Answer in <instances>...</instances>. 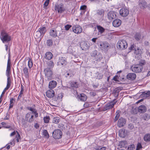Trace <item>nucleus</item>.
<instances>
[{
  "instance_id": "nucleus-51",
  "label": "nucleus",
  "mask_w": 150,
  "mask_h": 150,
  "mask_svg": "<svg viewBox=\"0 0 150 150\" xmlns=\"http://www.w3.org/2000/svg\"><path fill=\"white\" fill-rule=\"evenodd\" d=\"M50 1V0H46L44 4V6H47L49 4V2Z\"/></svg>"
},
{
  "instance_id": "nucleus-61",
  "label": "nucleus",
  "mask_w": 150,
  "mask_h": 150,
  "mask_svg": "<svg viewBox=\"0 0 150 150\" xmlns=\"http://www.w3.org/2000/svg\"><path fill=\"white\" fill-rule=\"evenodd\" d=\"M65 76L67 77H70L71 76L72 74H70L69 73H67Z\"/></svg>"
},
{
  "instance_id": "nucleus-50",
  "label": "nucleus",
  "mask_w": 150,
  "mask_h": 150,
  "mask_svg": "<svg viewBox=\"0 0 150 150\" xmlns=\"http://www.w3.org/2000/svg\"><path fill=\"white\" fill-rule=\"evenodd\" d=\"M15 139H12L8 144H10L12 146H14L15 144Z\"/></svg>"
},
{
  "instance_id": "nucleus-35",
  "label": "nucleus",
  "mask_w": 150,
  "mask_h": 150,
  "mask_svg": "<svg viewBox=\"0 0 150 150\" xmlns=\"http://www.w3.org/2000/svg\"><path fill=\"white\" fill-rule=\"evenodd\" d=\"M34 36L36 38H41L42 37V36L38 30L37 31L34 33Z\"/></svg>"
},
{
  "instance_id": "nucleus-14",
  "label": "nucleus",
  "mask_w": 150,
  "mask_h": 150,
  "mask_svg": "<svg viewBox=\"0 0 150 150\" xmlns=\"http://www.w3.org/2000/svg\"><path fill=\"white\" fill-rule=\"evenodd\" d=\"M108 19L110 20H112L113 18H116V13L112 11H110L108 14Z\"/></svg>"
},
{
  "instance_id": "nucleus-25",
  "label": "nucleus",
  "mask_w": 150,
  "mask_h": 150,
  "mask_svg": "<svg viewBox=\"0 0 150 150\" xmlns=\"http://www.w3.org/2000/svg\"><path fill=\"white\" fill-rule=\"evenodd\" d=\"M57 85V83L56 81H50L49 84V87L50 88H54Z\"/></svg>"
},
{
  "instance_id": "nucleus-22",
  "label": "nucleus",
  "mask_w": 150,
  "mask_h": 150,
  "mask_svg": "<svg viewBox=\"0 0 150 150\" xmlns=\"http://www.w3.org/2000/svg\"><path fill=\"white\" fill-rule=\"evenodd\" d=\"M146 110V106L143 105L139 106L138 108V112L140 113L145 112Z\"/></svg>"
},
{
  "instance_id": "nucleus-41",
  "label": "nucleus",
  "mask_w": 150,
  "mask_h": 150,
  "mask_svg": "<svg viewBox=\"0 0 150 150\" xmlns=\"http://www.w3.org/2000/svg\"><path fill=\"white\" fill-rule=\"evenodd\" d=\"M127 144V142L125 141H123L120 142L119 146L121 148L124 147Z\"/></svg>"
},
{
  "instance_id": "nucleus-26",
  "label": "nucleus",
  "mask_w": 150,
  "mask_h": 150,
  "mask_svg": "<svg viewBox=\"0 0 150 150\" xmlns=\"http://www.w3.org/2000/svg\"><path fill=\"white\" fill-rule=\"evenodd\" d=\"M50 35L53 38H56L57 36V31L55 29H53L50 30Z\"/></svg>"
},
{
  "instance_id": "nucleus-56",
  "label": "nucleus",
  "mask_w": 150,
  "mask_h": 150,
  "mask_svg": "<svg viewBox=\"0 0 150 150\" xmlns=\"http://www.w3.org/2000/svg\"><path fill=\"white\" fill-rule=\"evenodd\" d=\"M86 8V5H83L81 6L80 8V9L81 10H84Z\"/></svg>"
},
{
  "instance_id": "nucleus-7",
  "label": "nucleus",
  "mask_w": 150,
  "mask_h": 150,
  "mask_svg": "<svg viewBox=\"0 0 150 150\" xmlns=\"http://www.w3.org/2000/svg\"><path fill=\"white\" fill-rule=\"evenodd\" d=\"M143 68L139 65L136 64L132 66L131 67V69L134 72L139 73L142 71Z\"/></svg>"
},
{
  "instance_id": "nucleus-59",
  "label": "nucleus",
  "mask_w": 150,
  "mask_h": 150,
  "mask_svg": "<svg viewBox=\"0 0 150 150\" xmlns=\"http://www.w3.org/2000/svg\"><path fill=\"white\" fill-rule=\"evenodd\" d=\"M120 117V114L119 113L117 114L115 117V120L116 121L118 119V118H119Z\"/></svg>"
},
{
  "instance_id": "nucleus-29",
  "label": "nucleus",
  "mask_w": 150,
  "mask_h": 150,
  "mask_svg": "<svg viewBox=\"0 0 150 150\" xmlns=\"http://www.w3.org/2000/svg\"><path fill=\"white\" fill-rule=\"evenodd\" d=\"M79 99L81 101H85L87 99V96L85 94L82 93L80 94V95H78Z\"/></svg>"
},
{
  "instance_id": "nucleus-20",
  "label": "nucleus",
  "mask_w": 150,
  "mask_h": 150,
  "mask_svg": "<svg viewBox=\"0 0 150 150\" xmlns=\"http://www.w3.org/2000/svg\"><path fill=\"white\" fill-rule=\"evenodd\" d=\"M108 47V45L107 42H101L100 43L99 47L103 50L106 49Z\"/></svg>"
},
{
  "instance_id": "nucleus-37",
  "label": "nucleus",
  "mask_w": 150,
  "mask_h": 150,
  "mask_svg": "<svg viewBox=\"0 0 150 150\" xmlns=\"http://www.w3.org/2000/svg\"><path fill=\"white\" fill-rule=\"evenodd\" d=\"M23 72L25 75V77L26 78H28V69L27 67H25L23 69Z\"/></svg>"
},
{
  "instance_id": "nucleus-27",
  "label": "nucleus",
  "mask_w": 150,
  "mask_h": 150,
  "mask_svg": "<svg viewBox=\"0 0 150 150\" xmlns=\"http://www.w3.org/2000/svg\"><path fill=\"white\" fill-rule=\"evenodd\" d=\"M119 134L120 137H124L127 135V132L125 129H121L119 131Z\"/></svg>"
},
{
  "instance_id": "nucleus-39",
  "label": "nucleus",
  "mask_w": 150,
  "mask_h": 150,
  "mask_svg": "<svg viewBox=\"0 0 150 150\" xmlns=\"http://www.w3.org/2000/svg\"><path fill=\"white\" fill-rule=\"evenodd\" d=\"M28 66L30 69L33 66V62H32L31 59L30 58H29L28 59Z\"/></svg>"
},
{
  "instance_id": "nucleus-33",
  "label": "nucleus",
  "mask_w": 150,
  "mask_h": 150,
  "mask_svg": "<svg viewBox=\"0 0 150 150\" xmlns=\"http://www.w3.org/2000/svg\"><path fill=\"white\" fill-rule=\"evenodd\" d=\"M150 96V91H148L147 92H144L141 94L142 97H143L144 98H146L149 97Z\"/></svg>"
},
{
  "instance_id": "nucleus-34",
  "label": "nucleus",
  "mask_w": 150,
  "mask_h": 150,
  "mask_svg": "<svg viewBox=\"0 0 150 150\" xmlns=\"http://www.w3.org/2000/svg\"><path fill=\"white\" fill-rule=\"evenodd\" d=\"M10 86L11 83L7 82L6 86L2 92L0 96L1 98L3 96L5 92H6V91L8 90L10 88Z\"/></svg>"
},
{
  "instance_id": "nucleus-16",
  "label": "nucleus",
  "mask_w": 150,
  "mask_h": 150,
  "mask_svg": "<svg viewBox=\"0 0 150 150\" xmlns=\"http://www.w3.org/2000/svg\"><path fill=\"white\" fill-rule=\"evenodd\" d=\"M139 6L141 9H144L147 7V3L144 1H140L139 2Z\"/></svg>"
},
{
  "instance_id": "nucleus-3",
  "label": "nucleus",
  "mask_w": 150,
  "mask_h": 150,
  "mask_svg": "<svg viewBox=\"0 0 150 150\" xmlns=\"http://www.w3.org/2000/svg\"><path fill=\"white\" fill-rule=\"evenodd\" d=\"M0 38L2 42L4 43L8 42L10 40V37L4 30L2 31Z\"/></svg>"
},
{
  "instance_id": "nucleus-52",
  "label": "nucleus",
  "mask_w": 150,
  "mask_h": 150,
  "mask_svg": "<svg viewBox=\"0 0 150 150\" xmlns=\"http://www.w3.org/2000/svg\"><path fill=\"white\" fill-rule=\"evenodd\" d=\"M71 25H67L65 26L64 28L65 30H68L71 27Z\"/></svg>"
},
{
  "instance_id": "nucleus-44",
  "label": "nucleus",
  "mask_w": 150,
  "mask_h": 150,
  "mask_svg": "<svg viewBox=\"0 0 150 150\" xmlns=\"http://www.w3.org/2000/svg\"><path fill=\"white\" fill-rule=\"evenodd\" d=\"M50 118L49 116H46L44 118V120L45 123H47L49 122Z\"/></svg>"
},
{
  "instance_id": "nucleus-55",
  "label": "nucleus",
  "mask_w": 150,
  "mask_h": 150,
  "mask_svg": "<svg viewBox=\"0 0 150 150\" xmlns=\"http://www.w3.org/2000/svg\"><path fill=\"white\" fill-rule=\"evenodd\" d=\"M73 48V47L71 46H69L68 48V50L69 52L70 53H73L74 52L73 51H71V50Z\"/></svg>"
},
{
  "instance_id": "nucleus-11",
  "label": "nucleus",
  "mask_w": 150,
  "mask_h": 150,
  "mask_svg": "<svg viewBox=\"0 0 150 150\" xmlns=\"http://www.w3.org/2000/svg\"><path fill=\"white\" fill-rule=\"evenodd\" d=\"M67 61L65 57H61L59 58V61L58 62V65L65 66L67 64Z\"/></svg>"
},
{
  "instance_id": "nucleus-4",
  "label": "nucleus",
  "mask_w": 150,
  "mask_h": 150,
  "mask_svg": "<svg viewBox=\"0 0 150 150\" xmlns=\"http://www.w3.org/2000/svg\"><path fill=\"white\" fill-rule=\"evenodd\" d=\"M91 56L94 59L97 61H100L102 58V54L96 51H94L91 54Z\"/></svg>"
},
{
  "instance_id": "nucleus-31",
  "label": "nucleus",
  "mask_w": 150,
  "mask_h": 150,
  "mask_svg": "<svg viewBox=\"0 0 150 150\" xmlns=\"http://www.w3.org/2000/svg\"><path fill=\"white\" fill-rule=\"evenodd\" d=\"M53 55L50 52H47L45 54V58L48 60L51 59Z\"/></svg>"
},
{
  "instance_id": "nucleus-60",
  "label": "nucleus",
  "mask_w": 150,
  "mask_h": 150,
  "mask_svg": "<svg viewBox=\"0 0 150 150\" xmlns=\"http://www.w3.org/2000/svg\"><path fill=\"white\" fill-rule=\"evenodd\" d=\"M24 87L22 85L21 86V89L20 92L23 93L24 91Z\"/></svg>"
},
{
  "instance_id": "nucleus-17",
  "label": "nucleus",
  "mask_w": 150,
  "mask_h": 150,
  "mask_svg": "<svg viewBox=\"0 0 150 150\" xmlns=\"http://www.w3.org/2000/svg\"><path fill=\"white\" fill-rule=\"evenodd\" d=\"M16 133L17 134L16 135L15 139L17 142H19V139H21V136L20 134L17 131H14V132H12L10 135V136L11 137L13 136L16 134Z\"/></svg>"
},
{
  "instance_id": "nucleus-30",
  "label": "nucleus",
  "mask_w": 150,
  "mask_h": 150,
  "mask_svg": "<svg viewBox=\"0 0 150 150\" xmlns=\"http://www.w3.org/2000/svg\"><path fill=\"white\" fill-rule=\"evenodd\" d=\"M143 139L145 142H148L150 141V134H145L144 136Z\"/></svg>"
},
{
  "instance_id": "nucleus-13",
  "label": "nucleus",
  "mask_w": 150,
  "mask_h": 150,
  "mask_svg": "<svg viewBox=\"0 0 150 150\" xmlns=\"http://www.w3.org/2000/svg\"><path fill=\"white\" fill-rule=\"evenodd\" d=\"M136 77L135 74L133 73H129L127 76V78L129 80L133 81L134 80Z\"/></svg>"
},
{
  "instance_id": "nucleus-12",
  "label": "nucleus",
  "mask_w": 150,
  "mask_h": 150,
  "mask_svg": "<svg viewBox=\"0 0 150 150\" xmlns=\"http://www.w3.org/2000/svg\"><path fill=\"white\" fill-rule=\"evenodd\" d=\"M96 28L98 31V37L101 36L102 34L104 32L105 29L100 25H97Z\"/></svg>"
},
{
  "instance_id": "nucleus-5",
  "label": "nucleus",
  "mask_w": 150,
  "mask_h": 150,
  "mask_svg": "<svg viewBox=\"0 0 150 150\" xmlns=\"http://www.w3.org/2000/svg\"><path fill=\"white\" fill-rule=\"evenodd\" d=\"M44 72L46 78L48 80H51L52 78V72L51 69L48 68H47L44 70Z\"/></svg>"
},
{
  "instance_id": "nucleus-54",
  "label": "nucleus",
  "mask_w": 150,
  "mask_h": 150,
  "mask_svg": "<svg viewBox=\"0 0 150 150\" xmlns=\"http://www.w3.org/2000/svg\"><path fill=\"white\" fill-rule=\"evenodd\" d=\"M63 97V95L62 93H60L58 95V98L59 99H61Z\"/></svg>"
},
{
  "instance_id": "nucleus-42",
  "label": "nucleus",
  "mask_w": 150,
  "mask_h": 150,
  "mask_svg": "<svg viewBox=\"0 0 150 150\" xmlns=\"http://www.w3.org/2000/svg\"><path fill=\"white\" fill-rule=\"evenodd\" d=\"M59 117H55L53 118V123L57 124L59 122Z\"/></svg>"
},
{
  "instance_id": "nucleus-28",
  "label": "nucleus",
  "mask_w": 150,
  "mask_h": 150,
  "mask_svg": "<svg viewBox=\"0 0 150 150\" xmlns=\"http://www.w3.org/2000/svg\"><path fill=\"white\" fill-rule=\"evenodd\" d=\"M55 10L57 11L58 13H61L64 11V8L62 5L60 4L56 6Z\"/></svg>"
},
{
  "instance_id": "nucleus-46",
  "label": "nucleus",
  "mask_w": 150,
  "mask_h": 150,
  "mask_svg": "<svg viewBox=\"0 0 150 150\" xmlns=\"http://www.w3.org/2000/svg\"><path fill=\"white\" fill-rule=\"evenodd\" d=\"M135 148V146L134 144L130 145L128 146L127 148L128 150H133Z\"/></svg>"
},
{
  "instance_id": "nucleus-62",
  "label": "nucleus",
  "mask_w": 150,
  "mask_h": 150,
  "mask_svg": "<svg viewBox=\"0 0 150 150\" xmlns=\"http://www.w3.org/2000/svg\"><path fill=\"white\" fill-rule=\"evenodd\" d=\"M97 39V38H93L91 39L92 41L94 42H96V40Z\"/></svg>"
},
{
  "instance_id": "nucleus-15",
  "label": "nucleus",
  "mask_w": 150,
  "mask_h": 150,
  "mask_svg": "<svg viewBox=\"0 0 150 150\" xmlns=\"http://www.w3.org/2000/svg\"><path fill=\"white\" fill-rule=\"evenodd\" d=\"M11 67L9 65H7L6 71V75L7 77V82L11 83L10 79V74Z\"/></svg>"
},
{
  "instance_id": "nucleus-2",
  "label": "nucleus",
  "mask_w": 150,
  "mask_h": 150,
  "mask_svg": "<svg viewBox=\"0 0 150 150\" xmlns=\"http://www.w3.org/2000/svg\"><path fill=\"white\" fill-rule=\"evenodd\" d=\"M127 47V43L125 40H120L117 44V48L121 50L125 49Z\"/></svg>"
},
{
  "instance_id": "nucleus-21",
  "label": "nucleus",
  "mask_w": 150,
  "mask_h": 150,
  "mask_svg": "<svg viewBox=\"0 0 150 150\" xmlns=\"http://www.w3.org/2000/svg\"><path fill=\"white\" fill-rule=\"evenodd\" d=\"M125 119L123 118H121L119 120L117 125L119 127H121L125 125Z\"/></svg>"
},
{
  "instance_id": "nucleus-48",
  "label": "nucleus",
  "mask_w": 150,
  "mask_h": 150,
  "mask_svg": "<svg viewBox=\"0 0 150 150\" xmlns=\"http://www.w3.org/2000/svg\"><path fill=\"white\" fill-rule=\"evenodd\" d=\"M1 124L3 125L5 128H9L10 127V126L9 125H6V122H1Z\"/></svg>"
},
{
  "instance_id": "nucleus-32",
  "label": "nucleus",
  "mask_w": 150,
  "mask_h": 150,
  "mask_svg": "<svg viewBox=\"0 0 150 150\" xmlns=\"http://www.w3.org/2000/svg\"><path fill=\"white\" fill-rule=\"evenodd\" d=\"M38 31L40 32V33L43 36L46 32V28L45 27H40Z\"/></svg>"
},
{
  "instance_id": "nucleus-24",
  "label": "nucleus",
  "mask_w": 150,
  "mask_h": 150,
  "mask_svg": "<svg viewBox=\"0 0 150 150\" xmlns=\"http://www.w3.org/2000/svg\"><path fill=\"white\" fill-rule=\"evenodd\" d=\"M104 14V11L103 10H98L97 11L96 15L100 18L103 17Z\"/></svg>"
},
{
  "instance_id": "nucleus-49",
  "label": "nucleus",
  "mask_w": 150,
  "mask_h": 150,
  "mask_svg": "<svg viewBox=\"0 0 150 150\" xmlns=\"http://www.w3.org/2000/svg\"><path fill=\"white\" fill-rule=\"evenodd\" d=\"M142 148V144L140 143H139L138 144L137 148L136 149V150H139L140 149Z\"/></svg>"
},
{
  "instance_id": "nucleus-1",
  "label": "nucleus",
  "mask_w": 150,
  "mask_h": 150,
  "mask_svg": "<svg viewBox=\"0 0 150 150\" xmlns=\"http://www.w3.org/2000/svg\"><path fill=\"white\" fill-rule=\"evenodd\" d=\"M28 109L31 112H28L26 114L25 119L27 122L31 123L34 121L35 118L38 117V113L37 110L33 108L30 107Z\"/></svg>"
},
{
  "instance_id": "nucleus-38",
  "label": "nucleus",
  "mask_w": 150,
  "mask_h": 150,
  "mask_svg": "<svg viewBox=\"0 0 150 150\" xmlns=\"http://www.w3.org/2000/svg\"><path fill=\"white\" fill-rule=\"evenodd\" d=\"M43 135L44 136V137L47 138H48L49 137V134L47 131L46 130H43Z\"/></svg>"
},
{
  "instance_id": "nucleus-43",
  "label": "nucleus",
  "mask_w": 150,
  "mask_h": 150,
  "mask_svg": "<svg viewBox=\"0 0 150 150\" xmlns=\"http://www.w3.org/2000/svg\"><path fill=\"white\" fill-rule=\"evenodd\" d=\"M134 37L136 40H139L141 38V35L139 33H136L134 36Z\"/></svg>"
},
{
  "instance_id": "nucleus-64",
  "label": "nucleus",
  "mask_w": 150,
  "mask_h": 150,
  "mask_svg": "<svg viewBox=\"0 0 150 150\" xmlns=\"http://www.w3.org/2000/svg\"><path fill=\"white\" fill-rule=\"evenodd\" d=\"M13 101H14V99L13 98H11V99L10 100V103L13 104Z\"/></svg>"
},
{
  "instance_id": "nucleus-19",
  "label": "nucleus",
  "mask_w": 150,
  "mask_h": 150,
  "mask_svg": "<svg viewBox=\"0 0 150 150\" xmlns=\"http://www.w3.org/2000/svg\"><path fill=\"white\" fill-rule=\"evenodd\" d=\"M121 24V21L119 19H116L112 22L113 25L115 27L120 26Z\"/></svg>"
},
{
  "instance_id": "nucleus-63",
  "label": "nucleus",
  "mask_w": 150,
  "mask_h": 150,
  "mask_svg": "<svg viewBox=\"0 0 150 150\" xmlns=\"http://www.w3.org/2000/svg\"><path fill=\"white\" fill-rule=\"evenodd\" d=\"M34 127L36 128H38L39 127V125L37 123H35V125Z\"/></svg>"
},
{
  "instance_id": "nucleus-36",
  "label": "nucleus",
  "mask_w": 150,
  "mask_h": 150,
  "mask_svg": "<svg viewBox=\"0 0 150 150\" xmlns=\"http://www.w3.org/2000/svg\"><path fill=\"white\" fill-rule=\"evenodd\" d=\"M71 87L74 88H76L78 87V84L76 82L72 81L70 83Z\"/></svg>"
},
{
  "instance_id": "nucleus-58",
  "label": "nucleus",
  "mask_w": 150,
  "mask_h": 150,
  "mask_svg": "<svg viewBox=\"0 0 150 150\" xmlns=\"http://www.w3.org/2000/svg\"><path fill=\"white\" fill-rule=\"evenodd\" d=\"M118 77L117 76H115L113 78V79L115 81H118Z\"/></svg>"
},
{
  "instance_id": "nucleus-9",
  "label": "nucleus",
  "mask_w": 150,
  "mask_h": 150,
  "mask_svg": "<svg viewBox=\"0 0 150 150\" xmlns=\"http://www.w3.org/2000/svg\"><path fill=\"white\" fill-rule=\"evenodd\" d=\"M116 102L117 101L115 100L107 104L104 107L105 110L112 108L115 104Z\"/></svg>"
},
{
  "instance_id": "nucleus-53",
  "label": "nucleus",
  "mask_w": 150,
  "mask_h": 150,
  "mask_svg": "<svg viewBox=\"0 0 150 150\" xmlns=\"http://www.w3.org/2000/svg\"><path fill=\"white\" fill-rule=\"evenodd\" d=\"M106 149L105 147H99L97 149V150H105Z\"/></svg>"
},
{
  "instance_id": "nucleus-8",
  "label": "nucleus",
  "mask_w": 150,
  "mask_h": 150,
  "mask_svg": "<svg viewBox=\"0 0 150 150\" xmlns=\"http://www.w3.org/2000/svg\"><path fill=\"white\" fill-rule=\"evenodd\" d=\"M73 31L76 34H80L82 31V28L79 25H74L72 28Z\"/></svg>"
},
{
  "instance_id": "nucleus-10",
  "label": "nucleus",
  "mask_w": 150,
  "mask_h": 150,
  "mask_svg": "<svg viewBox=\"0 0 150 150\" xmlns=\"http://www.w3.org/2000/svg\"><path fill=\"white\" fill-rule=\"evenodd\" d=\"M120 13L122 16L123 17L126 16L129 14V11L127 9L123 8L120 10Z\"/></svg>"
},
{
  "instance_id": "nucleus-18",
  "label": "nucleus",
  "mask_w": 150,
  "mask_h": 150,
  "mask_svg": "<svg viewBox=\"0 0 150 150\" xmlns=\"http://www.w3.org/2000/svg\"><path fill=\"white\" fill-rule=\"evenodd\" d=\"M80 46L82 50H86L89 48L86 42L84 41H82L80 42Z\"/></svg>"
},
{
  "instance_id": "nucleus-40",
  "label": "nucleus",
  "mask_w": 150,
  "mask_h": 150,
  "mask_svg": "<svg viewBox=\"0 0 150 150\" xmlns=\"http://www.w3.org/2000/svg\"><path fill=\"white\" fill-rule=\"evenodd\" d=\"M47 45L48 46H52L53 44V41L51 39H49L47 41Z\"/></svg>"
},
{
  "instance_id": "nucleus-23",
  "label": "nucleus",
  "mask_w": 150,
  "mask_h": 150,
  "mask_svg": "<svg viewBox=\"0 0 150 150\" xmlns=\"http://www.w3.org/2000/svg\"><path fill=\"white\" fill-rule=\"evenodd\" d=\"M54 91L52 90H48L46 93V96L49 98L53 97L54 96Z\"/></svg>"
},
{
  "instance_id": "nucleus-6",
  "label": "nucleus",
  "mask_w": 150,
  "mask_h": 150,
  "mask_svg": "<svg viewBox=\"0 0 150 150\" xmlns=\"http://www.w3.org/2000/svg\"><path fill=\"white\" fill-rule=\"evenodd\" d=\"M62 132L60 130L58 129L54 130L52 133L53 137L56 139H60L62 137Z\"/></svg>"
},
{
  "instance_id": "nucleus-57",
  "label": "nucleus",
  "mask_w": 150,
  "mask_h": 150,
  "mask_svg": "<svg viewBox=\"0 0 150 150\" xmlns=\"http://www.w3.org/2000/svg\"><path fill=\"white\" fill-rule=\"evenodd\" d=\"M129 49L131 50H135V48H134V45L133 44L132 45H131L130 47L129 48Z\"/></svg>"
},
{
  "instance_id": "nucleus-47",
  "label": "nucleus",
  "mask_w": 150,
  "mask_h": 150,
  "mask_svg": "<svg viewBox=\"0 0 150 150\" xmlns=\"http://www.w3.org/2000/svg\"><path fill=\"white\" fill-rule=\"evenodd\" d=\"M47 65L49 67H52L54 66V63L53 61H50L48 62Z\"/></svg>"
},
{
  "instance_id": "nucleus-45",
  "label": "nucleus",
  "mask_w": 150,
  "mask_h": 150,
  "mask_svg": "<svg viewBox=\"0 0 150 150\" xmlns=\"http://www.w3.org/2000/svg\"><path fill=\"white\" fill-rule=\"evenodd\" d=\"M146 64V62L144 60H141L139 62V64H138L142 67V66Z\"/></svg>"
}]
</instances>
